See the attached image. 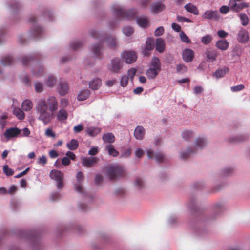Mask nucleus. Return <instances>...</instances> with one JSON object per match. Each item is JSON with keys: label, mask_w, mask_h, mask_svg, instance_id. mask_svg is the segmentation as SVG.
<instances>
[{"label": "nucleus", "mask_w": 250, "mask_h": 250, "mask_svg": "<svg viewBox=\"0 0 250 250\" xmlns=\"http://www.w3.org/2000/svg\"><path fill=\"white\" fill-rule=\"evenodd\" d=\"M33 107L32 102L29 100H25L22 103V108L25 111H30Z\"/></svg>", "instance_id": "473e14b6"}, {"label": "nucleus", "mask_w": 250, "mask_h": 250, "mask_svg": "<svg viewBox=\"0 0 250 250\" xmlns=\"http://www.w3.org/2000/svg\"><path fill=\"white\" fill-rule=\"evenodd\" d=\"M3 172L7 176H10L13 175L14 171L9 167L8 165L4 166L3 167Z\"/></svg>", "instance_id": "a18cd8bd"}, {"label": "nucleus", "mask_w": 250, "mask_h": 250, "mask_svg": "<svg viewBox=\"0 0 250 250\" xmlns=\"http://www.w3.org/2000/svg\"><path fill=\"white\" fill-rule=\"evenodd\" d=\"M188 70L187 67L183 64H179L176 65V71L177 73H184Z\"/></svg>", "instance_id": "09e8293b"}, {"label": "nucleus", "mask_w": 250, "mask_h": 250, "mask_svg": "<svg viewBox=\"0 0 250 250\" xmlns=\"http://www.w3.org/2000/svg\"><path fill=\"white\" fill-rule=\"evenodd\" d=\"M90 34L93 38L98 39L100 41L99 42L94 45L92 48L93 54L96 56H99L101 55V49H102L103 42L105 40V38L94 30H91L90 32Z\"/></svg>", "instance_id": "20e7f679"}, {"label": "nucleus", "mask_w": 250, "mask_h": 250, "mask_svg": "<svg viewBox=\"0 0 250 250\" xmlns=\"http://www.w3.org/2000/svg\"><path fill=\"white\" fill-rule=\"evenodd\" d=\"M122 56L125 62L129 64L134 62L137 58V54L132 51L125 52Z\"/></svg>", "instance_id": "0eeeda50"}, {"label": "nucleus", "mask_w": 250, "mask_h": 250, "mask_svg": "<svg viewBox=\"0 0 250 250\" xmlns=\"http://www.w3.org/2000/svg\"><path fill=\"white\" fill-rule=\"evenodd\" d=\"M150 67L157 69V70H161V62L158 58L156 57L152 58Z\"/></svg>", "instance_id": "c85d7f7f"}, {"label": "nucleus", "mask_w": 250, "mask_h": 250, "mask_svg": "<svg viewBox=\"0 0 250 250\" xmlns=\"http://www.w3.org/2000/svg\"><path fill=\"white\" fill-rule=\"evenodd\" d=\"M229 69L228 67H224L223 68L216 70L214 73V76L217 78H221L229 73Z\"/></svg>", "instance_id": "412c9836"}, {"label": "nucleus", "mask_w": 250, "mask_h": 250, "mask_svg": "<svg viewBox=\"0 0 250 250\" xmlns=\"http://www.w3.org/2000/svg\"><path fill=\"white\" fill-rule=\"evenodd\" d=\"M83 43L79 41H76L71 43V47L74 50H77L82 46Z\"/></svg>", "instance_id": "3c124183"}, {"label": "nucleus", "mask_w": 250, "mask_h": 250, "mask_svg": "<svg viewBox=\"0 0 250 250\" xmlns=\"http://www.w3.org/2000/svg\"><path fill=\"white\" fill-rule=\"evenodd\" d=\"M244 0H229V5L230 10L233 12H239L243 9L248 7L249 4L243 2Z\"/></svg>", "instance_id": "39448f33"}, {"label": "nucleus", "mask_w": 250, "mask_h": 250, "mask_svg": "<svg viewBox=\"0 0 250 250\" xmlns=\"http://www.w3.org/2000/svg\"><path fill=\"white\" fill-rule=\"evenodd\" d=\"M216 47L219 50L225 51L229 46V42L226 40H219L215 43Z\"/></svg>", "instance_id": "f3484780"}, {"label": "nucleus", "mask_w": 250, "mask_h": 250, "mask_svg": "<svg viewBox=\"0 0 250 250\" xmlns=\"http://www.w3.org/2000/svg\"><path fill=\"white\" fill-rule=\"evenodd\" d=\"M43 68L41 66H37L33 69V75L37 77H41L43 74Z\"/></svg>", "instance_id": "58836bf2"}, {"label": "nucleus", "mask_w": 250, "mask_h": 250, "mask_svg": "<svg viewBox=\"0 0 250 250\" xmlns=\"http://www.w3.org/2000/svg\"><path fill=\"white\" fill-rule=\"evenodd\" d=\"M99 152V148L97 146H93L88 151V155L94 156Z\"/></svg>", "instance_id": "052dcab7"}, {"label": "nucleus", "mask_w": 250, "mask_h": 250, "mask_svg": "<svg viewBox=\"0 0 250 250\" xmlns=\"http://www.w3.org/2000/svg\"><path fill=\"white\" fill-rule=\"evenodd\" d=\"M147 155L150 159L155 158L157 162H161L164 160V155L162 153H157L154 154L151 149L147 151Z\"/></svg>", "instance_id": "2eb2a0df"}, {"label": "nucleus", "mask_w": 250, "mask_h": 250, "mask_svg": "<svg viewBox=\"0 0 250 250\" xmlns=\"http://www.w3.org/2000/svg\"><path fill=\"white\" fill-rule=\"evenodd\" d=\"M245 88V86L243 84H240L236 86H233L231 87V90L232 92H237L242 90Z\"/></svg>", "instance_id": "bf43d9fd"}, {"label": "nucleus", "mask_w": 250, "mask_h": 250, "mask_svg": "<svg viewBox=\"0 0 250 250\" xmlns=\"http://www.w3.org/2000/svg\"><path fill=\"white\" fill-rule=\"evenodd\" d=\"M164 32V29L163 27L160 26L158 27L155 31V35L159 36L162 35Z\"/></svg>", "instance_id": "338daca9"}, {"label": "nucleus", "mask_w": 250, "mask_h": 250, "mask_svg": "<svg viewBox=\"0 0 250 250\" xmlns=\"http://www.w3.org/2000/svg\"><path fill=\"white\" fill-rule=\"evenodd\" d=\"M58 108V102L54 96H49L46 100L41 99L36 105L38 119L46 125L51 120L53 113Z\"/></svg>", "instance_id": "f257e3e1"}, {"label": "nucleus", "mask_w": 250, "mask_h": 250, "mask_svg": "<svg viewBox=\"0 0 250 250\" xmlns=\"http://www.w3.org/2000/svg\"><path fill=\"white\" fill-rule=\"evenodd\" d=\"M106 173L111 180L125 176L126 172L123 167L120 165L111 166L107 167Z\"/></svg>", "instance_id": "f03ea898"}, {"label": "nucleus", "mask_w": 250, "mask_h": 250, "mask_svg": "<svg viewBox=\"0 0 250 250\" xmlns=\"http://www.w3.org/2000/svg\"><path fill=\"white\" fill-rule=\"evenodd\" d=\"M102 85V81L100 79L96 78L89 82V87L92 90H97Z\"/></svg>", "instance_id": "6ab92c4d"}, {"label": "nucleus", "mask_w": 250, "mask_h": 250, "mask_svg": "<svg viewBox=\"0 0 250 250\" xmlns=\"http://www.w3.org/2000/svg\"><path fill=\"white\" fill-rule=\"evenodd\" d=\"M49 176L52 179L58 181L63 178V174L59 170L53 169L50 171Z\"/></svg>", "instance_id": "a211bd4d"}, {"label": "nucleus", "mask_w": 250, "mask_h": 250, "mask_svg": "<svg viewBox=\"0 0 250 250\" xmlns=\"http://www.w3.org/2000/svg\"><path fill=\"white\" fill-rule=\"evenodd\" d=\"M99 159L95 157H84L82 160L83 166L86 167H91L97 163Z\"/></svg>", "instance_id": "1a4fd4ad"}, {"label": "nucleus", "mask_w": 250, "mask_h": 250, "mask_svg": "<svg viewBox=\"0 0 250 250\" xmlns=\"http://www.w3.org/2000/svg\"><path fill=\"white\" fill-rule=\"evenodd\" d=\"M107 44L111 48H115L117 44V42L115 38L109 37L107 39Z\"/></svg>", "instance_id": "4c0bfd02"}, {"label": "nucleus", "mask_w": 250, "mask_h": 250, "mask_svg": "<svg viewBox=\"0 0 250 250\" xmlns=\"http://www.w3.org/2000/svg\"><path fill=\"white\" fill-rule=\"evenodd\" d=\"M21 132V130L17 127H11L6 129L4 135L8 140H9L12 138L17 137L20 135Z\"/></svg>", "instance_id": "6e6552de"}, {"label": "nucleus", "mask_w": 250, "mask_h": 250, "mask_svg": "<svg viewBox=\"0 0 250 250\" xmlns=\"http://www.w3.org/2000/svg\"><path fill=\"white\" fill-rule=\"evenodd\" d=\"M35 55L34 56V58L35 57ZM33 59V56H24L22 58L21 62L23 65H27V63L30 61L31 60H32Z\"/></svg>", "instance_id": "4d7b16f0"}, {"label": "nucleus", "mask_w": 250, "mask_h": 250, "mask_svg": "<svg viewBox=\"0 0 250 250\" xmlns=\"http://www.w3.org/2000/svg\"><path fill=\"white\" fill-rule=\"evenodd\" d=\"M177 19L179 22H191L192 21L190 19L179 15L177 16Z\"/></svg>", "instance_id": "0e129e2a"}, {"label": "nucleus", "mask_w": 250, "mask_h": 250, "mask_svg": "<svg viewBox=\"0 0 250 250\" xmlns=\"http://www.w3.org/2000/svg\"><path fill=\"white\" fill-rule=\"evenodd\" d=\"M207 144L205 139L201 138H198L196 140V145L197 146L202 148Z\"/></svg>", "instance_id": "c03bdc74"}, {"label": "nucleus", "mask_w": 250, "mask_h": 250, "mask_svg": "<svg viewBox=\"0 0 250 250\" xmlns=\"http://www.w3.org/2000/svg\"><path fill=\"white\" fill-rule=\"evenodd\" d=\"M34 87L35 91L37 93H41L43 91L42 84L38 82H35L34 83Z\"/></svg>", "instance_id": "5fc2aeb1"}, {"label": "nucleus", "mask_w": 250, "mask_h": 250, "mask_svg": "<svg viewBox=\"0 0 250 250\" xmlns=\"http://www.w3.org/2000/svg\"><path fill=\"white\" fill-rule=\"evenodd\" d=\"M123 66V62L119 58H115L111 60V64L108 65V69L114 73H118Z\"/></svg>", "instance_id": "423d86ee"}, {"label": "nucleus", "mask_w": 250, "mask_h": 250, "mask_svg": "<svg viewBox=\"0 0 250 250\" xmlns=\"http://www.w3.org/2000/svg\"><path fill=\"white\" fill-rule=\"evenodd\" d=\"M165 9V5L160 3H156L151 7V11L153 13H157L161 12Z\"/></svg>", "instance_id": "c756f323"}, {"label": "nucleus", "mask_w": 250, "mask_h": 250, "mask_svg": "<svg viewBox=\"0 0 250 250\" xmlns=\"http://www.w3.org/2000/svg\"><path fill=\"white\" fill-rule=\"evenodd\" d=\"M202 18L205 19L216 20L219 18V14L216 10H207L203 14Z\"/></svg>", "instance_id": "4468645a"}, {"label": "nucleus", "mask_w": 250, "mask_h": 250, "mask_svg": "<svg viewBox=\"0 0 250 250\" xmlns=\"http://www.w3.org/2000/svg\"><path fill=\"white\" fill-rule=\"evenodd\" d=\"M56 80L53 76H49L46 81L45 84L48 87H53L56 83Z\"/></svg>", "instance_id": "ea45409f"}, {"label": "nucleus", "mask_w": 250, "mask_h": 250, "mask_svg": "<svg viewBox=\"0 0 250 250\" xmlns=\"http://www.w3.org/2000/svg\"><path fill=\"white\" fill-rule=\"evenodd\" d=\"M76 178L77 184L75 185V190L77 192L82 193L83 192V188L81 183L83 178V173L81 171L78 172L77 174Z\"/></svg>", "instance_id": "f8f14e48"}, {"label": "nucleus", "mask_w": 250, "mask_h": 250, "mask_svg": "<svg viewBox=\"0 0 250 250\" xmlns=\"http://www.w3.org/2000/svg\"><path fill=\"white\" fill-rule=\"evenodd\" d=\"M183 138L187 141L189 140L190 138L193 137V134L192 131L189 130H185L182 133Z\"/></svg>", "instance_id": "79ce46f5"}, {"label": "nucleus", "mask_w": 250, "mask_h": 250, "mask_svg": "<svg viewBox=\"0 0 250 250\" xmlns=\"http://www.w3.org/2000/svg\"><path fill=\"white\" fill-rule=\"evenodd\" d=\"M102 139L104 143H113L115 141L114 135L112 133H108L103 135Z\"/></svg>", "instance_id": "a878e982"}, {"label": "nucleus", "mask_w": 250, "mask_h": 250, "mask_svg": "<svg viewBox=\"0 0 250 250\" xmlns=\"http://www.w3.org/2000/svg\"><path fill=\"white\" fill-rule=\"evenodd\" d=\"M13 113L19 120H23L25 118V114L22 110L19 108H15L13 110Z\"/></svg>", "instance_id": "72a5a7b5"}, {"label": "nucleus", "mask_w": 250, "mask_h": 250, "mask_svg": "<svg viewBox=\"0 0 250 250\" xmlns=\"http://www.w3.org/2000/svg\"><path fill=\"white\" fill-rule=\"evenodd\" d=\"M180 38L182 42L188 43L191 42L188 36L183 32L181 31L180 33Z\"/></svg>", "instance_id": "de8ad7c7"}, {"label": "nucleus", "mask_w": 250, "mask_h": 250, "mask_svg": "<svg viewBox=\"0 0 250 250\" xmlns=\"http://www.w3.org/2000/svg\"><path fill=\"white\" fill-rule=\"evenodd\" d=\"M206 55L208 60L214 61L216 59L217 53L216 51L210 50L207 52Z\"/></svg>", "instance_id": "c9c22d12"}, {"label": "nucleus", "mask_w": 250, "mask_h": 250, "mask_svg": "<svg viewBox=\"0 0 250 250\" xmlns=\"http://www.w3.org/2000/svg\"><path fill=\"white\" fill-rule=\"evenodd\" d=\"M239 18L241 21V23L243 26H246L249 23V18L248 16L245 13L239 14Z\"/></svg>", "instance_id": "a19ab883"}, {"label": "nucleus", "mask_w": 250, "mask_h": 250, "mask_svg": "<svg viewBox=\"0 0 250 250\" xmlns=\"http://www.w3.org/2000/svg\"><path fill=\"white\" fill-rule=\"evenodd\" d=\"M185 9L189 13H193L194 15H198L199 11L197 7L192 3H188L185 5Z\"/></svg>", "instance_id": "bb28decb"}, {"label": "nucleus", "mask_w": 250, "mask_h": 250, "mask_svg": "<svg viewBox=\"0 0 250 250\" xmlns=\"http://www.w3.org/2000/svg\"><path fill=\"white\" fill-rule=\"evenodd\" d=\"M137 23L138 25L143 28L147 27L148 24V20L146 18H141L137 20Z\"/></svg>", "instance_id": "e433bc0d"}, {"label": "nucleus", "mask_w": 250, "mask_h": 250, "mask_svg": "<svg viewBox=\"0 0 250 250\" xmlns=\"http://www.w3.org/2000/svg\"><path fill=\"white\" fill-rule=\"evenodd\" d=\"M90 96V91L88 89L81 91L77 96L79 101H84L87 99Z\"/></svg>", "instance_id": "cd10ccee"}, {"label": "nucleus", "mask_w": 250, "mask_h": 250, "mask_svg": "<svg viewBox=\"0 0 250 250\" xmlns=\"http://www.w3.org/2000/svg\"><path fill=\"white\" fill-rule=\"evenodd\" d=\"M78 146V141L76 139H72L69 143L67 144V148L71 150H76Z\"/></svg>", "instance_id": "f704fd0d"}, {"label": "nucleus", "mask_w": 250, "mask_h": 250, "mask_svg": "<svg viewBox=\"0 0 250 250\" xmlns=\"http://www.w3.org/2000/svg\"><path fill=\"white\" fill-rule=\"evenodd\" d=\"M101 131V128L98 127H90L85 129L86 133L91 137H95Z\"/></svg>", "instance_id": "393cba45"}, {"label": "nucleus", "mask_w": 250, "mask_h": 250, "mask_svg": "<svg viewBox=\"0 0 250 250\" xmlns=\"http://www.w3.org/2000/svg\"><path fill=\"white\" fill-rule=\"evenodd\" d=\"M194 57V51L190 49H185L182 53V58L183 60L186 62H191Z\"/></svg>", "instance_id": "9d476101"}, {"label": "nucleus", "mask_w": 250, "mask_h": 250, "mask_svg": "<svg viewBox=\"0 0 250 250\" xmlns=\"http://www.w3.org/2000/svg\"><path fill=\"white\" fill-rule=\"evenodd\" d=\"M123 31L124 34L127 36H130L134 32L133 28L128 26L124 27Z\"/></svg>", "instance_id": "864d4df0"}, {"label": "nucleus", "mask_w": 250, "mask_h": 250, "mask_svg": "<svg viewBox=\"0 0 250 250\" xmlns=\"http://www.w3.org/2000/svg\"><path fill=\"white\" fill-rule=\"evenodd\" d=\"M113 12L118 17L124 19H129L132 18L136 14L135 9H130L128 11L125 10L117 5H114L112 7Z\"/></svg>", "instance_id": "7ed1b4c3"}, {"label": "nucleus", "mask_w": 250, "mask_h": 250, "mask_svg": "<svg viewBox=\"0 0 250 250\" xmlns=\"http://www.w3.org/2000/svg\"><path fill=\"white\" fill-rule=\"evenodd\" d=\"M103 180V177L100 174H97L94 179V182L96 185H99Z\"/></svg>", "instance_id": "69168bd1"}, {"label": "nucleus", "mask_w": 250, "mask_h": 250, "mask_svg": "<svg viewBox=\"0 0 250 250\" xmlns=\"http://www.w3.org/2000/svg\"><path fill=\"white\" fill-rule=\"evenodd\" d=\"M212 38L211 35L208 34L204 37L201 39V42L204 44H208L212 41Z\"/></svg>", "instance_id": "49530a36"}, {"label": "nucleus", "mask_w": 250, "mask_h": 250, "mask_svg": "<svg viewBox=\"0 0 250 250\" xmlns=\"http://www.w3.org/2000/svg\"><path fill=\"white\" fill-rule=\"evenodd\" d=\"M47 163L46 157L45 155H42L39 158L38 164L42 166H44Z\"/></svg>", "instance_id": "6e6d98bb"}, {"label": "nucleus", "mask_w": 250, "mask_h": 250, "mask_svg": "<svg viewBox=\"0 0 250 250\" xmlns=\"http://www.w3.org/2000/svg\"><path fill=\"white\" fill-rule=\"evenodd\" d=\"M136 73V69L134 68L129 69L127 71V77L131 81H133L134 76Z\"/></svg>", "instance_id": "8fccbe9b"}, {"label": "nucleus", "mask_w": 250, "mask_h": 250, "mask_svg": "<svg viewBox=\"0 0 250 250\" xmlns=\"http://www.w3.org/2000/svg\"><path fill=\"white\" fill-rule=\"evenodd\" d=\"M105 150L108 152L109 155L114 157H117L119 155V152L114 147V146L109 144L105 146Z\"/></svg>", "instance_id": "aec40b11"}, {"label": "nucleus", "mask_w": 250, "mask_h": 250, "mask_svg": "<svg viewBox=\"0 0 250 250\" xmlns=\"http://www.w3.org/2000/svg\"><path fill=\"white\" fill-rule=\"evenodd\" d=\"M194 153V152L191 150H188L187 152H183L181 154V157L183 159H186L189 157V156Z\"/></svg>", "instance_id": "e2e57ef3"}, {"label": "nucleus", "mask_w": 250, "mask_h": 250, "mask_svg": "<svg viewBox=\"0 0 250 250\" xmlns=\"http://www.w3.org/2000/svg\"><path fill=\"white\" fill-rule=\"evenodd\" d=\"M135 185L139 188H142L144 187V183L143 180L139 178H136L135 180Z\"/></svg>", "instance_id": "774afa93"}, {"label": "nucleus", "mask_w": 250, "mask_h": 250, "mask_svg": "<svg viewBox=\"0 0 250 250\" xmlns=\"http://www.w3.org/2000/svg\"><path fill=\"white\" fill-rule=\"evenodd\" d=\"M68 84L65 82H61L58 87L59 94L61 96H64L68 92Z\"/></svg>", "instance_id": "dca6fc26"}, {"label": "nucleus", "mask_w": 250, "mask_h": 250, "mask_svg": "<svg viewBox=\"0 0 250 250\" xmlns=\"http://www.w3.org/2000/svg\"><path fill=\"white\" fill-rule=\"evenodd\" d=\"M68 114L64 109H60L57 113V118L60 121H62L67 119Z\"/></svg>", "instance_id": "7c9ffc66"}, {"label": "nucleus", "mask_w": 250, "mask_h": 250, "mask_svg": "<svg viewBox=\"0 0 250 250\" xmlns=\"http://www.w3.org/2000/svg\"><path fill=\"white\" fill-rule=\"evenodd\" d=\"M160 70L150 67L146 71V75L149 79H154L158 75Z\"/></svg>", "instance_id": "2f4dec72"}, {"label": "nucleus", "mask_w": 250, "mask_h": 250, "mask_svg": "<svg viewBox=\"0 0 250 250\" xmlns=\"http://www.w3.org/2000/svg\"><path fill=\"white\" fill-rule=\"evenodd\" d=\"M14 60L10 55L3 57L1 59V62L4 66H10L14 63Z\"/></svg>", "instance_id": "5701e85b"}, {"label": "nucleus", "mask_w": 250, "mask_h": 250, "mask_svg": "<svg viewBox=\"0 0 250 250\" xmlns=\"http://www.w3.org/2000/svg\"><path fill=\"white\" fill-rule=\"evenodd\" d=\"M230 10V7L229 6H227L226 5H223L220 8L219 11L222 14H227L229 11Z\"/></svg>", "instance_id": "680f3d73"}, {"label": "nucleus", "mask_w": 250, "mask_h": 250, "mask_svg": "<svg viewBox=\"0 0 250 250\" xmlns=\"http://www.w3.org/2000/svg\"><path fill=\"white\" fill-rule=\"evenodd\" d=\"M145 134L144 128L142 126H138L135 129L134 136L137 139L141 140Z\"/></svg>", "instance_id": "4be33fe9"}, {"label": "nucleus", "mask_w": 250, "mask_h": 250, "mask_svg": "<svg viewBox=\"0 0 250 250\" xmlns=\"http://www.w3.org/2000/svg\"><path fill=\"white\" fill-rule=\"evenodd\" d=\"M43 32V30L42 28L39 26H36L31 31V34L33 36L35 37L39 36Z\"/></svg>", "instance_id": "37998d69"}, {"label": "nucleus", "mask_w": 250, "mask_h": 250, "mask_svg": "<svg viewBox=\"0 0 250 250\" xmlns=\"http://www.w3.org/2000/svg\"><path fill=\"white\" fill-rule=\"evenodd\" d=\"M165 48V42L163 39L158 38L156 42V49L159 52H163Z\"/></svg>", "instance_id": "b1692460"}, {"label": "nucleus", "mask_w": 250, "mask_h": 250, "mask_svg": "<svg viewBox=\"0 0 250 250\" xmlns=\"http://www.w3.org/2000/svg\"><path fill=\"white\" fill-rule=\"evenodd\" d=\"M128 77L127 76L124 75L121 77L120 80V85L122 87H125L128 84Z\"/></svg>", "instance_id": "603ef678"}, {"label": "nucleus", "mask_w": 250, "mask_h": 250, "mask_svg": "<svg viewBox=\"0 0 250 250\" xmlns=\"http://www.w3.org/2000/svg\"><path fill=\"white\" fill-rule=\"evenodd\" d=\"M237 39L241 43H246L249 41V35L248 31L245 29L241 28L239 30Z\"/></svg>", "instance_id": "9b49d317"}, {"label": "nucleus", "mask_w": 250, "mask_h": 250, "mask_svg": "<svg viewBox=\"0 0 250 250\" xmlns=\"http://www.w3.org/2000/svg\"><path fill=\"white\" fill-rule=\"evenodd\" d=\"M45 135L47 137H52L53 138L56 137L55 133L52 131L51 128H48L46 129Z\"/></svg>", "instance_id": "13d9d810"}, {"label": "nucleus", "mask_w": 250, "mask_h": 250, "mask_svg": "<svg viewBox=\"0 0 250 250\" xmlns=\"http://www.w3.org/2000/svg\"><path fill=\"white\" fill-rule=\"evenodd\" d=\"M154 47V40L151 38H148L146 42V47L143 50L142 53L145 56H148L149 55V51L153 49Z\"/></svg>", "instance_id": "ddd939ff"}]
</instances>
